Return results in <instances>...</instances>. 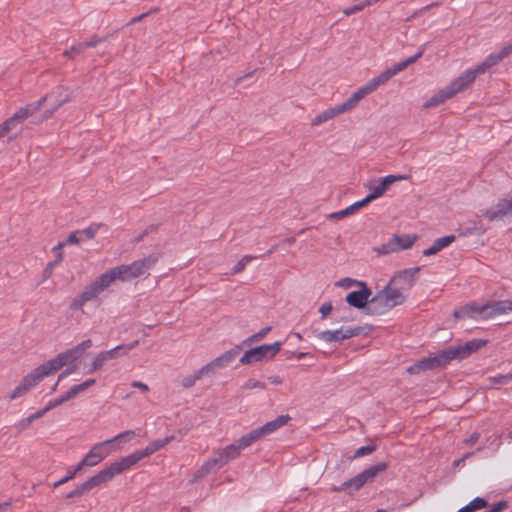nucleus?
<instances>
[{
  "mask_svg": "<svg viewBox=\"0 0 512 512\" xmlns=\"http://www.w3.org/2000/svg\"><path fill=\"white\" fill-rule=\"evenodd\" d=\"M457 512H475V509L472 507L470 502L464 507L460 508Z\"/></svg>",
  "mask_w": 512,
  "mask_h": 512,
  "instance_id": "774afa93",
  "label": "nucleus"
},
{
  "mask_svg": "<svg viewBox=\"0 0 512 512\" xmlns=\"http://www.w3.org/2000/svg\"><path fill=\"white\" fill-rule=\"evenodd\" d=\"M374 90L370 86L369 83L359 88L356 92H354L345 102L341 103L343 111L346 113L353 108H355L360 100H362L365 96L372 93Z\"/></svg>",
  "mask_w": 512,
  "mask_h": 512,
  "instance_id": "5701e85b",
  "label": "nucleus"
},
{
  "mask_svg": "<svg viewBox=\"0 0 512 512\" xmlns=\"http://www.w3.org/2000/svg\"><path fill=\"white\" fill-rule=\"evenodd\" d=\"M468 87L461 75L454 79L450 84L440 90L437 94L433 95L424 104L425 108L436 107L443 103L445 100L452 98L457 93L465 90Z\"/></svg>",
  "mask_w": 512,
  "mask_h": 512,
  "instance_id": "9b49d317",
  "label": "nucleus"
},
{
  "mask_svg": "<svg viewBox=\"0 0 512 512\" xmlns=\"http://www.w3.org/2000/svg\"><path fill=\"white\" fill-rule=\"evenodd\" d=\"M512 54V43L503 47L499 53H491L486 57V59L479 65H477L473 69H468L464 71L462 74V78L469 86L471 83H473L476 79V77L479 74L484 73L488 69L496 66L498 63H500L504 58L508 57Z\"/></svg>",
  "mask_w": 512,
  "mask_h": 512,
  "instance_id": "423d86ee",
  "label": "nucleus"
},
{
  "mask_svg": "<svg viewBox=\"0 0 512 512\" xmlns=\"http://www.w3.org/2000/svg\"><path fill=\"white\" fill-rule=\"evenodd\" d=\"M359 287V290L348 293L345 301L351 307L357 309H366L368 306L369 297L372 295V291L365 282L359 283Z\"/></svg>",
  "mask_w": 512,
  "mask_h": 512,
  "instance_id": "f3484780",
  "label": "nucleus"
},
{
  "mask_svg": "<svg viewBox=\"0 0 512 512\" xmlns=\"http://www.w3.org/2000/svg\"><path fill=\"white\" fill-rule=\"evenodd\" d=\"M242 350V345L235 346L234 348L224 352L222 355H220V358L222 362H225L226 365L231 363L236 356L239 355L240 351Z\"/></svg>",
  "mask_w": 512,
  "mask_h": 512,
  "instance_id": "58836bf2",
  "label": "nucleus"
},
{
  "mask_svg": "<svg viewBox=\"0 0 512 512\" xmlns=\"http://www.w3.org/2000/svg\"><path fill=\"white\" fill-rule=\"evenodd\" d=\"M488 343V340L473 339L464 344L449 346L435 354L423 358L407 368L409 374H419L424 371L444 368L452 360H463L477 352Z\"/></svg>",
  "mask_w": 512,
  "mask_h": 512,
  "instance_id": "f257e3e1",
  "label": "nucleus"
},
{
  "mask_svg": "<svg viewBox=\"0 0 512 512\" xmlns=\"http://www.w3.org/2000/svg\"><path fill=\"white\" fill-rule=\"evenodd\" d=\"M117 476L114 468L110 464L105 467L101 471H99L96 475L90 477L82 484H79L74 490L70 491L67 495V499L77 498L85 495L93 488L100 486L103 483H106Z\"/></svg>",
  "mask_w": 512,
  "mask_h": 512,
  "instance_id": "6e6552de",
  "label": "nucleus"
},
{
  "mask_svg": "<svg viewBox=\"0 0 512 512\" xmlns=\"http://www.w3.org/2000/svg\"><path fill=\"white\" fill-rule=\"evenodd\" d=\"M392 242L396 247V252L400 250L409 249L417 240V235L415 234H393L391 236Z\"/></svg>",
  "mask_w": 512,
  "mask_h": 512,
  "instance_id": "bb28decb",
  "label": "nucleus"
},
{
  "mask_svg": "<svg viewBox=\"0 0 512 512\" xmlns=\"http://www.w3.org/2000/svg\"><path fill=\"white\" fill-rule=\"evenodd\" d=\"M387 468L388 464L386 462H379L340 485H333L330 491L333 493L346 492L349 496H353L366 483L372 482L379 473L384 472Z\"/></svg>",
  "mask_w": 512,
  "mask_h": 512,
  "instance_id": "7ed1b4c3",
  "label": "nucleus"
},
{
  "mask_svg": "<svg viewBox=\"0 0 512 512\" xmlns=\"http://www.w3.org/2000/svg\"><path fill=\"white\" fill-rule=\"evenodd\" d=\"M91 346L92 341L90 339L84 340L74 347L59 353L55 358L44 362L41 364V367L47 372V376H49L60 370L63 366L73 364Z\"/></svg>",
  "mask_w": 512,
  "mask_h": 512,
  "instance_id": "20e7f679",
  "label": "nucleus"
},
{
  "mask_svg": "<svg viewBox=\"0 0 512 512\" xmlns=\"http://www.w3.org/2000/svg\"><path fill=\"white\" fill-rule=\"evenodd\" d=\"M456 237L454 235H446L444 237L438 238L434 240L433 244L423 251L424 256H432L437 254L439 251L449 246L451 243L455 241Z\"/></svg>",
  "mask_w": 512,
  "mask_h": 512,
  "instance_id": "a878e982",
  "label": "nucleus"
},
{
  "mask_svg": "<svg viewBox=\"0 0 512 512\" xmlns=\"http://www.w3.org/2000/svg\"><path fill=\"white\" fill-rule=\"evenodd\" d=\"M131 385L135 388L141 389L143 392H147L149 390L148 386L140 381H133Z\"/></svg>",
  "mask_w": 512,
  "mask_h": 512,
  "instance_id": "338daca9",
  "label": "nucleus"
},
{
  "mask_svg": "<svg viewBox=\"0 0 512 512\" xmlns=\"http://www.w3.org/2000/svg\"><path fill=\"white\" fill-rule=\"evenodd\" d=\"M64 246H65V243L60 242V243H58V245H56L52 249L53 253L56 256V260L54 262L57 263V264H59L62 261V259H63L62 249H63Z\"/></svg>",
  "mask_w": 512,
  "mask_h": 512,
  "instance_id": "5fc2aeb1",
  "label": "nucleus"
},
{
  "mask_svg": "<svg viewBox=\"0 0 512 512\" xmlns=\"http://www.w3.org/2000/svg\"><path fill=\"white\" fill-rule=\"evenodd\" d=\"M83 467L84 466L82 465L81 461L77 465L70 467L67 470L66 475L63 477V481L69 482L70 480H72L75 477V475L83 469Z\"/></svg>",
  "mask_w": 512,
  "mask_h": 512,
  "instance_id": "37998d69",
  "label": "nucleus"
},
{
  "mask_svg": "<svg viewBox=\"0 0 512 512\" xmlns=\"http://www.w3.org/2000/svg\"><path fill=\"white\" fill-rule=\"evenodd\" d=\"M408 178V175H388L385 176L384 178H381L377 185L369 186L372 192L362 199L363 203L366 206L373 200L381 197L386 192L390 185L397 181L406 180Z\"/></svg>",
  "mask_w": 512,
  "mask_h": 512,
  "instance_id": "dca6fc26",
  "label": "nucleus"
},
{
  "mask_svg": "<svg viewBox=\"0 0 512 512\" xmlns=\"http://www.w3.org/2000/svg\"><path fill=\"white\" fill-rule=\"evenodd\" d=\"M333 306L330 302L324 303L320 308L319 312L321 313V318L325 319L327 315L332 311Z\"/></svg>",
  "mask_w": 512,
  "mask_h": 512,
  "instance_id": "052dcab7",
  "label": "nucleus"
},
{
  "mask_svg": "<svg viewBox=\"0 0 512 512\" xmlns=\"http://www.w3.org/2000/svg\"><path fill=\"white\" fill-rule=\"evenodd\" d=\"M359 283H362L361 281H357V280H354V279H351V278H343L341 279L337 285L338 286H341V287H344V288H350L351 286L353 285H357L359 286Z\"/></svg>",
  "mask_w": 512,
  "mask_h": 512,
  "instance_id": "13d9d810",
  "label": "nucleus"
},
{
  "mask_svg": "<svg viewBox=\"0 0 512 512\" xmlns=\"http://www.w3.org/2000/svg\"><path fill=\"white\" fill-rule=\"evenodd\" d=\"M172 437H166L163 440H156L152 443H150L145 449L140 451H135L134 453L122 457L121 459L114 461L111 463L112 467L114 468L117 475L123 473L124 471L128 470L135 464H137L140 460L143 458L150 456L154 452L161 449L163 446L168 444Z\"/></svg>",
  "mask_w": 512,
  "mask_h": 512,
  "instance_id": "39448f33",
  "label": "nucleus"
},
{
  "mask_svg": "<svg viewBox=\"0 0 512 512\" xmlns=\"http://www.w3.org/2000/svg\"><path fill=\"white\" fill-rule=\"evenodd\" d=\"M46 376L47 372L44 371L41 365L38 366L21 380L19 385L11 393L10 399H16L24 395L30 388L36 386Z\"/></svg>",
  "mask_w": 512,
  "mask_h": 512,
  "instance_id": "4468645a",
  "label": "nucleus"
},
{
  "mask_svg": "<svg viewBox=\"0 0 512 512\" xmlns=\"http://www.w3.org/2000/svg\"><path fill=\"white\" fill-rule=\"evenodd\" d=\"M215 468H218V465L217 463L215 462V460L212 458L210 460H208L207 462H205L194 474V479L193 481H197L203 477H205L207 474H209L212 470H214Z\"/></svg>",
  "mask_w": 512,
  "mask_h": 512,
  "instance_id": "2f4dec72",
  "label": "nucleus"
},
{
  "mask_svg": "<svg viewBox=\"0 0 512 512\" xmlns=\"http://www.w3.org/2000/svg\"><path fill=\"white\" fill-rule=\"evenodd\" d=\"M135 435H136L135 431L127 430V431L117 434L115 437H113L111 439H107L106 441H110V447L112 448V450H114L115 449L114 443L130 442L135 437Z\"/></svg>",
  "mask_w": 512,
  "mask_h": 512,
  "instance_id": "473e14b6",
  "label": "nucleus"
},
{
  "mask_svg": "<svg viewBox=\"0 0 512 512\" xmlns=\"http://www.w3.org/2000/svg\"><path fill=\"white\" fill-rule=\"evenodd\" d=\"M225 362H222L220 356L212 360L210 363L203 366L207 375L215 373L217 369L226 367Z\"/></svg>",
  "mask_w": 512,
  "mask_h": 512,
  "instance_id": "ea45409f",
  "label": "nucleus"
},
{
  "mask_svg": "<svg viewBox=\"0 0 512 512\" xmlns=\"http://www.w3.org/2000/svg\"><path fill=\"white\" fill-rule=\"evenodd\" d=\"M468 309H471L477 312L478 314H481L484 319H490L495 316L506 314L512 311V300L492 301L482 306H467L462 310L455 311L454 317H464Z\"/></svg>",
  "mask_w": 512,
  "mask_h": 512,
  "instance_id": "0eeeda50",
  "label": "nucleus"
},
{
  "mask_svg": "<svg viewBox=\"0 0 512 512\" xmlns=\"http://www.w3.org/2000/svg\"><path fill=\"white\" fill-rule=\"evenodd\" d=\"M420 270V267L404 269L395 273L389 282L407 295V292L415 285Z\"/></svg>",
  "mask_w": 512,
  "mask_h": 512,
  "instance_id": "ddd939ff",
  "label": "nucleus"
},
{
  "mask_svg": "<svg viewBox=\"0 0 512 512\" xmlns=\"http://www.w3.org/2000/svg\"><path fill=\"white\" fill-rule=\"evenodd\" d=\"M68 400L66 399V396L65 394L63 395H60L59 397L51 400L47 405H48V409H53L55 407H58L62 404H64L65 402H67Z\"/></svg>",
  "mask_w": 512,
  "mask_h": 512,
  "instance_id": "6e6d98bb",
  "label": "nucleus"
},
{
  "mask_svg": "<svg viewBox=\"0 0 512 512\" xmlns=\"http://www.w3.org/2000/svg\"><path fill=\"white\" fill-rule=\"evenodd\" d=\"M160 254H151L143 259L134 261L129 264L131 268V274L133 279L148 274V271L152 269L158 262Z\"/></svg>",
  "mask_w": 512,
  "mask_h": 512,
  "instance_id": "aec40b11",
  "label": "nucleus"
},
{
  "mask_svg": "<svg viewBox=\"0 0 512 512\" xmlns=\"http://www.w3.org/2000/svg\"><path fill=\"white\" fill-rule=\"evenodd\" d=\"M373 251L377 252L380 255H388L390 253L396 252V247L394 246L392 239L389 238V240L386 243L378 247H374Z\"/></svg>",
  "mask_w": 512,
  "mask_h": 512,
  "instance_id": "a19ab883",
  "label": "nucleus"
},
{
  "mask_svg": "<svg viewBox=\"0 0 512 512\" xmlns=\"http://www.w3.org/2000/svg\"><path fill=\"white\" fill-rule=\"evenodd\" d=\"M479 437H480V434L478 432H474L470 435V437L468 439L465 440V443H467L469 445H473L478 441Z\"/></svg>",
  "mask_w": 512,
  "mask_h": 512,
  "instance_id": "69168bd1",
  "label": "nucleus"
},
{
  "mask_svg": "<svg viewBox=\"0 0 512 512\" xmlns=\"http://www.w3.org/2000/svg\"><path fill=\"white\" fill-rule=\"evenodd\" d=\"M51 95H56L57 104L51 110L45 111L42 120L50 118L60 106L70 101V95L67 93V89L63 86L57 87Z\"/></svg>",
  "mask_w": 512,
  "mask_h": 512,
  "instance_id": "393cba45",
  "label": "nucleus"
},
{
  "mask_svg": "<svg viewBox=\"0 0 512 512\" xmlns=\"http://www.w3.org/2000/svg\"><path fill=\"white\" fill-rule=\"evenodd\" d=\"M207 375L204 368H200L199 370L195 371L193 374L188 375L183 378L182 380V386L184 388H190L192 387L197 380H199L202 376Z\"/></svg>",
  "mask_w": 512,
  "mask_h": 512,
  "instance_id": "f704fd0d",
  "label": "nucleus"
},
{
  "mask_svg": "<svg viewBox=\"0 0 512 512\" xmlns=\"http://www.w3.org/2000/svg\"><path fill=\"white\" fill-rule=\"evenodd\" d=\"M102 226V224H92L90 225L89 227L85 228V229H82V230H78L79 232V237H82L83 240H90V239H93L97 233V231L100 229V227Z\"/></svg>",
  "mask_w": 512,
  "mask_h": 512,
  "instance_id": "4c0bfd02",
  "label": "nucleus"
},
{
  "mask_svg": "<svg viewBox=\"0 0 512 512\" xmlns=\"http://www.w3.org/2000/svg\"><path fill=\"white\" fill-rule=\"evenodd\" d=\"M48 411H50V409H48V405H46L43 409L31 414L30 417L35 421L43 417Z\"/></svg>",
  "mask_w": 512,
  "mask_h": 512,
  "instance_id": "0e129e2a",
  "label": "nucleus"
},
{
  "mask_svg": "<svg viewBox=\"0 0 512 512\" xmlns=\"http://www.w3.org/2000/svg\"><path fill=\"white\" fill-rule=\"evenodd\" d=\"M33 422L32 418L29 416L25 419H22L21 421H19L17 424H16V429L21 432L25 429H27L31 423Z\"/></svg>",
  "mask_w": 512,
  "mask_h": 512,
  "instance_id": "bf43d9fd",
  "label": "nucleus"
},
{
  "mask_svg": "<svg viewBox=\"0 0 512 512\" xmlns=\"http://www.w3.org/2000/svg\"><path fill=\"white\" fill-rule=\"evenodd\" d=\"M512 213V198L500 199L494 207H491L483 212V217L489 221H497L503 219L508 214Z\"/></svg>",
  "mask_w": 512,
  "mask_h": 512,
  "instance_id": "6ab92c4d",
  "label": "nucleus"
},
{
  "mask_svg": "<svg viewBox=\"0 0 512 512\" xmlns=\"http://www.w3.org/2000/svg\"><path fill=\"white\" fill-rule=\"evenodd\" d=\"M376 450L375 445H366L358 448L353 455V458H359L365 455H369Z\"/></svg>",
  "mask_w": 512,
  "mask_h": 512,
  "instance_id": "c03bdc74",
  "label": "nucleus"
},
{
  "mask_svg": "<svg viewBox=\"0 0 512 512\" xmlns=\"http://www.w3.org/2000/svg\"><path fill=\"white\" fill-rule=\"evenodd\" d=\"M138 344H139V341L135 340V341L131 342L130 344L118 345V346H116V348H117L119 355L120 354L124 355V354H127L133 348H135Z\"/></svg>",
  "mask_w": 512,
  "mask_h": 512,
  "instance_id": "8fccbe9b",
  "label": "nucleus"
},
{
  "mask_svg": "<svg viewBox=\"0 0 512 512\" xmlns=\"http://www.w3.org/2000/svg\"><path fill=\"white\" fill-rule=\"evenodd\" d=\"M82 241H83V238L79 237V232H78V230H76V231L72 232L63 243H65V245L78 244Z\"/></svg>",
  "mask_w": 512,
  "mask_h": 512,
  "instance_id": "864d4df0",
  "label": "nucleus"
},
{
  "mask_svg": "<svg viewBox=\"0 0 512 512\" xmlns=\"http://www.w3.org/2000/svg\"><path fill=\"white\" fill-rule=\"evenodd\" d=\"M492 384H508L512 381V372L490 378Z\"/></svg>",
  "mask_w": 512,
  "mask_h": 512,
  "instance_id": "de8ad7c7",
  "label": "nucleus"
},
{
  "mask_svg": "<svg viewBox=\"0 0 512 512\" xmlns=\"http://www.w3.org/2000/svg\"><path fill=\"white\" fill-rule=\"evenodd\" d=\"M364 8H365V5L363 2H361L359 4H356V5H353L351 7L344 9L343 13L347 16H350L354 13H357V12L363 10Z\"/></svg>",
  "mask_w": 512,
  "mask_h": 512,
  "instance_id": "4d7b16f0",
  "label": "nucleus"
},
{
  "mask_svg": "<svg viewBox=\"0 0 512 512\" xmlns=\"http://www.w3.org/2000/svg\"><path fill=\"white\" fill-rule=\"evenodd\" d=\"M118 356L119 353L116 347L108 351L100 352L91 362L88 373H92L94 371L101 369L107 361L116 359Z\"/></svg>",
  "mask_w": 512,
  "mask_h": 512,
  "instance_id": "b1692460",
  "label": "nucleus"
},
{
  "mask_svg": "<svg viewBox=\"0 0 512 512\" xmlns=\"http://www.w3.org/2000/svg\"><path fill=\"white\" fill-rule=\"evenodd\" d=\"M96 382L95 379H88L86 381H84L83 383L81 384H78V385H74L72 388V390L75 391L76 395L80 394L81 392H84L85 390H87L89 387H91L92 385H94Z\"/></svg>",
  "mask_w": 512,
  "mask_h": 512,
  "instance_id": "49530a36",
  "label": "nucleus"
},
{
  "mask_svg": "<svg viewBox=\"0 0 512 512\" xmlns=\"http://www.w3.org/2000/svg\"><path fill=\"white\" fill-rule=\"evenodd\" d=\"M48 95L41 97L39 100L29 103L24 107L18 109L13 116L3 122L6 127L8 133L14 129H16L20 124H22L27 118L35 115L43 106L45 101L47 100Z\"/></svg>",
  "mask_w": 512,
  "mask_h": 512,
  "instance_id": "9d476101",
  "label": "nucleus"
},
{
  "mask_svg": "<svg viewBox=\"0 0 512 512\" xmlns=\"http://www.w3.org/2000/svg\"><path fill=\"white\" fill-rule=\"evenodd\" d=\"M58 265L57 263L55 262H49L47 265H46V268L44 269V273H43V277L44 279H48L52 273H53V269L54 267Z\"/></svg>",
  "mask_w": 512,
  "mask_h": 512,
  "instance_id": "e2e57ef3",
  "label": "nucleus"
},
{
  "mask_svg": "<svg viewBox=\"0 0 512 512\" xmlns=\"http://www.w3.org/2000/svg\"><path fill=\"white\" fill-rule=\"evenodd\" d=\"M315 337L319 340H322V341L328 342V343L342 341L340 329H337L334 331L326 330V331L317 332L315 334Z\"/></svg>",
  "mask_w": 512,
  "mask_h": 512,
  "instance_id": "7c9ffc66",
  "label": "nucleus"
},
{
  "mask_svg": "<svg viewBox=\"0 0 512 512\" xmlns=\"http://www.w3.org/2000/svg\"><path fill=\"white\" fill-rule=\"evenodd\" d=\"M255 257L251 255H245L240 261H238L231 269V274L235 275L242 272L245 266L250 263Z\"/></svg>",
  "mask_w": 512,
  "mask_h": 512,
  "instance_id": "79ce46f5",
  "label": "nucleus"
},
{
  "mask_svg": "<svg viewBox=\"0 0 512 512\" xmlns=\"http://www.w3.org/2000/svg\"><path fill=\"white\" fill-rule=\"evenodd\" d=\"M390 308L384 299L382 291H378L374 296L369 297L368 306L366 307V314L381 315L389 311Z\"/></svg>",
  "mask_w": 512,
  "mask_h": 512,
  "instance_id": "4be33fe9",
  "label": "nucleus"
},
{
  "mask_svg": "<svg viewBox=\"0 0 512 512\" xmlns=\"http://www.w3.org/2000/svg\"><path fill=\"white\" fill-rule=\"evenodd\" d=\"M107 38H108V36H106L104 38H101V37H98V36H93L89 40L80 43V45H81L82 49L84 50L85 48H90V47L97 46L99 43H101L103 41H106Z\"/></svg>",
  "mask_w": 512,
  "mask_h": 512,
  "instance_id": "a18cd8bd",
  "label": "nucleus"
},
{
  "mask_svg": "<svg viewBox=\"0 0 512 512\" xmlns=\"http://www.w3.org/2000/svg\"><path fill=\"white\" fill-rule=\"evenodd\" d=\"M470 504L475 509V511L486 508L488 506V502L481 497L474 498L473 500L470 501Z\"/></svg>",
  "mask_w": 512,
  "mask_h": 512,
  "instance_id": "3c124183",
  "label": "nucleus"
},
{
  "mask_svg": "<svg viewBox=\"0 0 512 512\" xmlns=\"http://www.w3.org/2000/svg\"><path fill=\"white\" fill-rule=\"evenodd\" d=\"M364 206H365V204L363 203L362 200H360V201L353 203L352 205H350L349 207H347L341 211H337V212H333V213L329 214L328 217L331 219H342L346 216L353 214L356 210H358Z\"/></svg>",
  "mask_w": 512,
  "mask_h": 512,
  "instance_id": "c756f323",
  "label": "nucleus"
},
{
  "mask_svg": "<svg viewBox=\"0 0 512 512\" xmlns=\"http://www.w3.org/2000/svg\"><path fill=\"white\" fill-rule=\"evenodd\" d=\"M280 350V341H276L272 344H263L247 350L240 358L239 362L243 365H249L254 362L267 361L272 359L277 353H279Z\"/></svg>",
  "mask_w": 512,
  "mask_h": 512,
  "instance_id": "1a4fd4ad",
  "label": "nucleus"
},
{
  "mask_svg": "<svg viewBox=\"0 0 512 512\" xmlns=\"http://www.w3.org/2000/svg\"><path fill=\"white\" fill-rule=\"evenodd\" d=\"M112 448L110 447V441H103L95 444L90 451L84 456L81 460L82 465L93 467L104 460L107 456L112 453Z\"/></svg>",
  "mask_w": 512,
  "mask_h": 512,
  "instance_id": "2eb2a0df",
  "label": "nucleus"
},
{
  "mask_svg": "<svg viewBox=\"0 0 512 512\" xmlns=\"http://www.w3.org/2000/svg\"><path fill=\"white\" fill-rule=\"evenodd\" d=\"M271 329L272 328L270 326L262 328L259 332L255 333V334L249 336L248 338H246L245 340H243L241 345L242 346L249 345L251 343L258 342V341L262 340L271 331Z\"/></svg>",
  "mask_w": 512,
  "mask_h": 512,
  "instance_id": "e433bc0d",
  "label": "nucleus"
},
{
  "mask_svg": "<svg viewBox=\"0 0 512 512\" xmlns=\"http://www.w3.org/2000/svg\"><path fill=\"white\" fill-rule=\"evenodd\" d=\"M242 388L245 390H250V389H254V388L265 389L266 385H265V383L257 381L255 379H249L245 382V384L243 385Z\"/></svg>",
  "mask_w": 512,
  "mask_h": 512,
  "instance_id": "09e8293b",
  "label": "nucleus"
},
{
  "mask_svg": "<svg viewBox=\"0 0 512 512\" xmlns=\"http://www.w3.org/2000/svg\"><path fill=\"white\" fill-rule=\"evenodd\" d=\"M424 53V48L422 47L418 53H416L415 55L393 65L392 67H390V69L392 70L393 74L396 75L397 73L403 71L405 68H407L410 64H413L414 62H416L419 58L422 57Z\"/></svg>",
  "mask_w": 512,
  "mask_h": 512,
  "instance_id": "c85d7f7f",
  "label": "nucleus"
},
{
  "mask_svg": "<svg viewBox=\"0 0 512 512\" xmlns=\"http://www.w3.org/2000/svg\"><path fill=\"white\" fill-rule=\"evenodd\" d=\"M394 76L392 70L390 68L383 71L379 76L371 79L368 83L372 87L373 90H376L378 86L386 83L390 78Z\"/></svg>",
  "mask_w": 512,
  "mask_h": 512,
  "instance_id": "72a5a7b5",
  "label": "nucleus"
},
{
  "mask_svg": "<svg viewBox=\"0 0 512 512\" xmlns=\"http://www.w3.org/2000/svg\"><path fill=\"white\" fill-rule=\"evenodd\" d=\"M364 329L365 328L361 327V326L346 327V328L341 327L340 331H341L342 341L362 334Z\"/></svg>",
  "mask_w": 512,
  "mask_h": 512,
  "instance_id": "c9c22d12",
  "label": "nucleus"
},
{
  "mask_svg": "<svg viewBox=\"0 0 512 512\" xmlns=\"http://www.w3.org/2000/svg\"><path fill=\"white\" fill-rule=\"evenodd\" d=\"M343 113H345V112L343 111L340 104H338L334 107L328 108L325 111L321 112L319 115H317L312 120L311 124H312V126H319V125L323 124L324 122H327L328 120H331L334 117H336L337 115H340Z\"/></svg>",
  "mask_w": 512,
  "mask_h": 512,
  "instance_id": "cd10ccee",
  "label": "nucleus"
},
{
  "mask_svg": "<svg viewBox=\"0 0 512 512\" xmlns=\"http://www.w3.org/2000/svg\"><path fill=\"white\" fill-rule=\"evenodd\" d=\"M289 420H290L289 415L278 416L276 419L269 421L266 424H264L263 426L256 428V429L250 431L249 433H247L246 435H244L243 444L244 445L245 444L246 445L253 444L254 442L261 439L262 437L269 435V434L275 432L276 430H278L279 428H281L282 426L286 425Z\"/></svg>",
  "mask_w": 512,
  "mask_h": 512,
  "instance_id": "f8f14e48",
  "label": "nucleus"
},
{
  "mask_svg": "<svg viewBox=\"0 0 512 512\" xmlns=\"http://www.w3.org/2000/svg\"><path fill=\"white\" fill-rule=\"evenodd\" d=\"M244 435L239 438L236 442L228 445L224 449H221L217 457L213 458L218 465V468L222 467L230 460L235 459L241 452V450L249 447L250 445L243 444Z\"/></svg>",
  "mask_w": 512,
  "mask_h": 512,
  "instance_id": "a211bd4d",
  "label": "nucleus"
},
{
  "mask_svg": "<svg viewBox=\"0 0 512 512\" xmlns=\"http://www.w3.org/2000/svg\"><path fill=\"white\" fill-rule=\"evenodd\" d=\"M77 371L76 365H70L68 368H66L64 371L61 372V374L58 376V382L66 378L68 375L74 373Z\"/></svg>",
  "mask_w": 512,
  "mask_h": 512,
  "instance_id": "680f3d73",
  "label": "nucleus"
},
{
  "mask_svg": "<svg viewBox=\"0 0 512 512\" xmlns=\"http://www.w3.org/2000/svg\"><path fill=\"white\" fill-rule=\"evenodd\" d=\"M82 52H83V49H82V47H81V45H80V43H79V44H77V45L72 46L70 49L66 50V51L63 53V55H64L65 57H67V58H71V59H72V58H74V57H75V55L80 54V53H82Z\"/></svg>",
  "mask_w": 512,
  "mask_h": 512,
  "instance_id": "603ef678",
  "label": "nucleus"
},
{
  "mask_svg": "<svg viewBox=\"0 0 512 512\" xmlns=\"http://www.w3.org/2000/svg\"><path fill=\"white\" fill-rule=\"evenodd\" d=\"M132 279L129 264L113 267L87 285L83 291L70 302L69 309L73 311L81 309L87 302L95 300L116 280L126 282Z\"/></svg>",
  "mask_w": 512,
  "mask_h": 512,
  "instance_id": "f03ea898",
  "label": "nucleus"
},
{
  "mask_svg": "<svg viewBox=\"0 0 512 512\" xmlns=\"http://www.w3.org/2000/svg\"><path fill=\"white\" fill-rule=\"evenodd\" d=\"M381 291L390 309L403 304L407 299V295L392 286L390 282Z\"/></svg>",
  "mask_w": 512,
  "mask_h": 512,
  "instance_id": "412c9836",
  "label": "nucleus"
}]
</instances>
